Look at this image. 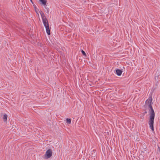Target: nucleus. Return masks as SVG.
I'll use <instances>...</instances> for the list:
<instances>
[{"instance_id":"nucleus-11","label":"nucleus","mask_w":160,"mask_h":160,"mask_svg":"<svg viewBox=\"0 0 160 160\" xmlns=\"http://www.w3.org/2000/svg\"><path fill=\"white\" fill-rule=\"evenodd\" d=\"M31 1V2L32 3V0H30Z\"/></svg>"},{"instance_id":"nucleus-7","label":"nucleus","mask_w":160,"mask_h":160,"mask_svg":"<svg viewBox=\"0 0 160 160\" xmlns=\"http://www.w3.org/2000/svg\"><path fill=\"white\" fill-rule=\"evenodd\" d=\"M7 115L6 114H4L3 116V120L4 122L7 121Z\"/></svg>"},{"instance_id":"nucleus-4","label":"nucleus","mask_w":160,"mask_h":160,"mask_svg":"<svg viewBox=\"0 0 160 160\" xmlns=\"http://www.w3.org/2000/svg\"><path fill=\"white\" fill-rule=\"evenodd\" d=\"M122 71L120 69H118L116 70V74L118 76H120L122 73Z\"/></svg>"},{"instance_id":"nucleus-5","label":"nucleus","mask_w":160,"mask_h":160,"mask_svg":"<svg viewBox=\"0 0 160 160\" xmlns=\"http://www.w3.org/2000/svg\"><path fill=\"white\" fill-rule=\"evenodd\" d=\"M35 8V12H36V13L37 14V16L39 17V12H40V11L39 10L37 9L36 7H34Z\"/></svg>"},{"instance_id":"nucleus-10","label":"nucleus","mask_w":160,"mask_h":160,"mask_svg":"<svg viewBox=\"0 0 160 160\" xmlns=\"http://www.w3.org/2000/svg\"><path fill=\"white\" fill-rule=\"evenodd\" d=\"M158 150L159 151H160V148H159V147H158Z\"/></svg>"},{"instance_id":"nucleus-2","label":"nucleus","mask_w":160,"mask_h":160,"mask_svg":"<svg viewBox=\"0 0 160 160\" xmlns=\"http://www.w3.org/2000/svg\"><path fill=\"white\" fill-rule=\"evenodd\" d=\"M40 13L42 19L43 24L45 28L46 32L49 35L50 34V32L48 20L46 18L44 13L43 12H41Z\"/></svg>"},{"instance_id":"nucleus-6","label":"nucleus","mask_w":160,"mask_h":160,"mask_svg":"<svg viewBox=\"0 0 160 160\" xmlns=\"http://www.w3.org/2000/svg\"><path fill=\"white\" fill-rule=\"evenodd\" d=\"M40 2H41L42 3L43 5H46V2H47V0H39Z\"/></svg>"},{"instance_id":"nucleus-8","label":"nucleus","mask_w":160,"mask_h":160,"mask_svg":"<svg viewBox=\"0 0 160 160\" xmlns=\"http://www.w3.org/2000/svg\"><path fill=\"white\" fill-rule=\"evenodd\" d=\"M67 122L68 123L70 124L71 123V119L69 118H67L66 119Z\"/></svg>"},{"instance_id":"nucleus-3","label":"nucleus","mask_w":160,"mask_h":160,"mask_svg":"<svg viewBox=\"0 0 160 160\" xmlns=\"http://www.w3.org/2000/svg\"><path fill=\"white\" fill-rule=\"evenodd\" d=\"M52 152L51 150L49 149L46 152L44 156V158L46 159H48L52 156Z\"/></svg>"},{"instance_id":"nucleus-1","label":"nucleus","mask_w":160,"mask_h":160,"mask_svg":"<svg viewBox=\"0 0 160 160\" xmlns=\"http://www.w3.org/2000/svg\"><path fill=\"white\" fill-rule=\"evenodd\" d=\"M152 98H149L146 101V104L147 106H148L150 109L149 113L150 114V120L149 125L150 128L152 130H154L153 123L154 119L155 117L154 111L152 106Z\"/></svg>"},{"instance_id":"nucleus-9","label":"nucleus","mask_w":160,"mask_h":160,"mask_svg":"<svg viewBox=\"0 0 160 160\" xmlns=\"http://www.w3.org/2000/svg\"><path fill=\"white\" fill-rule=\"evenodd\" d=\"M82 54L84 55H86V53H85V52L84 51H83L82 50Z\"/></svg>"}]
</instances>
